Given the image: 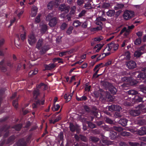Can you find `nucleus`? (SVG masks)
<instances>
[{
    "instance_id": "1",
    "label": "nucleus",
    "mask_w": 146,
    "mask_h": 146,
    "mask_svg": "<svg viewBox=\"0 0 146 146\" xmlns=\"http://www.w3.org/2000/svg\"><path fill=\"white\" fill-rule=\"evenodd\" d=\"M142 70L144 73L137 72H135V76L138 80H139L142 82L146 84V67L143 68Z\"/></svg>"
},
{
    "instance_id": "2",
    "label": "nucleus",
    "mask_w": 146,
    "mask_h": 146,
    "mask_svg": "<svg viewBox=\"0 0 146 146\" xmlns=\"http://www.w3.org/2000/svg\"><path fill=\"white\" fill-rule=\"evenodd\" d=\"M53 14L52 13H49L46 17V20L47 19L49 20V25L51 27H54L57 23L58 19L56 17H54L52 18Z\"/></svg>"
},
{
    "instance_id": "3",
    "label": "nucleus",
    "mask_w": 146,
    "mask_h": 146,
    "mask_svg": "<svg viewBox=\"0 0 146 146\" xmlns=\"http://www.w3.org/2000/svg\"><path fill=\"white\" fill-rule=\"evenodd\" d=\"M134 14V12L133 11L126 10L124 13L123 17L125 20H128L133 17Z\"/></svg>"
},
{
    "instance_id": "4",
    "label": "nucleus",
    "mask_w": 146,
    "mask_h": 146,
    "mask_svg": "<svg viewBox=\"0 0 146 146\" xmlns=\"http://www.w3.org/2000/svg\"><path fill=\"white\" fill-rule=\"evenodd\" d=\"M94 94L97 98L100 97V98L103 99L106 98V93L102 89H99L98 91L95 92Z\"/></svg>"
},
{
    "instance_id": "5",
    "label": "nucleus",
    "mask_w": 146,
    "mask_h": 146,
    "mask_svg": "<svg viewBox=\"0 0 146 146\" xmlns=\"http://www.w3.org/2000/svg\"><path fill=\"white\" fill-rule=\"evenodd\" d=\"M10 128V126H8L7 124H5L0 129V132H1L3 131L6 132L4 135V138H6L8 137L9 134V131L8 130Z\"/></svg>"
},
{
    "instance_id": "6",
    "label": "nucleus",
    "mask_w": 146,
    "mask_h": 146,
    "mask_svg": "<svg viewBox=\"0 0 146 146\" xmlns=\"http://www.w3.org/2000/svg\"><path fill=\"white\" fill-rule=\"evenodd\" d=\"M126 67L129 69H133L137 67V64L133 60H131L125 62Z\"/></svg>"
},
{
    "instance_id": "7",
    "label": "nucleus",
    "mask_w": 146,
    "mask_h": 146,
    "mask_svg": "<svg viewBox=\"0 0 146 146\" xmlns=\"http://www.w3.org/2000/svg\"><path fill=\"white\" fill-rule=\"evenodd\" d=\"M36 39L33 34H31L28 36V41L30 45H32L36 43Z\"/></svg>"
},
{
    "instance_id": "8",
    "label": "nucleus",
    "mask_w": 146,
    "mask_h": 146,
    "mask_svg": "<svg viewBox=\"0 0 146 146\" xmlns=\"http://www.w3.org/2000/svg\"><path fill=\"white\" fill-rule=\"evenodd\" d=\"M59 10L61 12L64 11L66 13H68L69 11V7L64 4H62L59 7Z\"/></svg>"
},
{
    "instance_id": "9",
    "label": "nucleus",
    "mask_w": 146,
    "mask_h": 146,
    "mask_svg": "<svg viewBox=\"0 0 146 146\" xmlns=\"http://www.w3.org/2000/svg\"><path fill=\"white\" fill-rule=\"evenodd\" d=\"M141 112L140 110L139 109H133L130 110L129 113L131 116L136 117L139 115Z\"/></svg>"
},
{
    "instance_id": "10",
    "label": "nucleus",
    "mask_w": 146,
    "mask_h": 146,
    "mask_svg": "<svg viewBox=\"0 0 146 146\" xmlns=\"http://www.w3.org/2000/svg\"><path fill=\"white\" fill-rule=\"evenodd\" d=\"M27 143L24 138L19 139L17 143V146H27Z\"/></svg>"
},
{
    "instance_id": "11",
    "label": "nucleus",
    "mask_w": 146,
    "mask_h": 146,
    "mask_svg": "<svg viewBox=\"0 0 146 146\" xmlns=\"http://www.w3.org/2000/svg\"><path fill=\"white\" fill-rule=\"evenodd\" d=\"M5 42V40L3 38H2L0 36V55L3 56L4 55V50L1 48Z\"/></svg>"
},
{
    "instance_id": "12",
    "label": "nucleus",
    "mask_w": 146,
    "mask_h": 146,
    "mask_svg": "<svg viewBox=\"0 0 146 146\" xmlns=\"http://www.w3.org/2000/svg\"><path fill=\"white\" fill-rule=\"evenodd\" d=\"M137 133L140 135L146 134V126L141 127L140 129L138 131Z\"/></svg>"
},
{
    "instance_id": "13",
    "label": "nucleus",
    "mask_w": 146,
    "mask_h": 146,
    "mask_svg": "<svg viewBox=\"0 0 146 146\" xmlns=\"http://www.w3.org/2000/svg\"><path fill=\"white\" fill-rule=\"evenodd\" d=\"M109 44L110 45V47H111L112 50L114 51H116L118 48V44H115L113 41L109 43Z\"/></svg>"
},
{
    "instance_id": "14",
    "label": "nucleus",
    "mask_w": 146,
    "mask_h": 146,
    "mask_svg": "<svg viewBox=\"0 0 146 146\" xmlns=\"http://www.w3.org/2000/svg\"><path fill=\"white\" fill-rule=\"evenodd\" d=\"M128 121L125 118H121L119 121L118 123L123 126H125L127 125Z\"/></svg>"
},
{
    "instance_id": "15",
    "label": "nucleus",
    "mask_w": 146,
    "mask_h": 146,
    "mask_svg": "<svg viewBox=\"0 0 146 146\" xmlns=\"http://www.w3.org/2000/svg\"><path fill=\"white\" fill-rule=\"evenodd\" d=\"M41 102L42 104H44L45 102L44 99L43 100H42L41 101L40 100H38L37 101H36V104L34 103L33 104L32 106L33 108L34 109L35 108H37V105H40V104Z\"/></svg>"
},
{
    "instance_id": "16",
    "label": "nucleus",
    "mask_w": 146,
    "mask_h": 146,
    "mask_svg": "<svg viewBox=\"0 0 146 146\" xmlns=\"http://www.w3.org/2000/svg\"><path fill=\"white\" fill-rule=\"evenodd\" d=\"M70 130L72 132H74L76 130L77 132H79V130L72 123H70L69 125Z\"/></svg>"
},
{
    "instance_id": "17",
    "label": "nucleus",
    "mask_w": 146,
    "mask_h": 146,
    "mask_svg": "<svg viewBox=\"0 0 146 146\" xmlns=\"http://www.w3.org/2000/svg\"><path fill=\"white\" fill-rule=\"evenodd\" d=\"M108 90L111 94L113 95L115 94L117 92V89L112 85L110 86Z\"/></svg>"
},
{
    "instance_id": "18",
    "label": "nucleus",
    "mask_w": 146,
    "mask_h": 146,
    "mask_svg": "<svg viewBox=\"0 0 146 146\" xmlns=\"http://www.w3.org/2000/svg\"><path fill=\"white\" fill-rule=\"evenodd\" d=\"M5 62V60L4 59L2 60L0 62V68L1 71L3 72H6L7 70V68L5 66H3V65Z\"/></svg>"
},
{
    "instance_id": "19",
    "label": "nucleus",
    "mask_w": 146,
    "mask_h": 146,
    "mask_svg": "<svg viewBox=\"0 0 146 146\" xmlns=\"http://www.w3.org/2000/svg\"><path fill=\"white\" fill-rule=\"evenodd\" d=\"M134 100L136 102H140L142 101L143 97L139 95H135L134 97Z\"/></svg>"
},
{
    "instance_id": "20",
    "label": "nucleus",
    "mask_w": 146,
    "mask_h": 146,
    "mask_svg": "<svg viewBox=\"0 0 146 146\" xmlns=\"http://www.w3.org/2000/svg\"><path fill=\"white\" fill-rule=\"evenodd\" d=\"M15 139V137L14 135L11 136L7 140L6 142V144H8L10 143H13Z\"/></svg>"
},
{
    "instance_id": "21",
    "label": "nucleus",
    "mask_w": 146,
    "mask_h": 146,
    "mask_svg": "<svg viewBox=\"0 0 146 146\" xmlns=\"http://www.w3.org/2000/svg\"><path fill=\"white\" fill-rule=\"evenodd\" d=\"M110 138L111 139H115L117 136V133L113 131H111L110 132Z\"/></svg>"
},
{
    "instance_id": "22",
    "label": "nucleus",
    "mask_w": 146,
    "mask_h": 146,
    "mask_svg": "<svg viewBox=\"0 0 146 146\" xmlns=\"http://www.w3.org/2000/svg\"><path fill=\"white\" fill-rule=\"evenodd\" d=\"M43 44V41L41 39H39L36 45V48L39 50L40 49Z\"/></svg>"
},
{
    "instance_id": "23",
    "label": "nucleus",
    "mask_w": 146,
    "mask_h": 146,
    "mask_svg": "<svg viewBox=\"0 0 146 146\" xmlns=\"http://www.w3.org/2000/svg\"><path fill=\"white\" fill-rule=\"evenodd\" d=\"M39 91L38 89H37L35 90L33 92V97L36 100L37 99L38 96L39 94Z\"/></svg>"
},
{
    "instance_id": "24",
    "label": "nucleus",
    "mask_w": 146,
    "mask_h": 146,
    "mask_svg": "<svg viewBox=\"0 0 146 146\" xmlns=\"http://www.w3.org/2000/svg\"><path fill=\"white\" fill-rule=\"evenodd\" d=\"M90 140L92 143H95L99 141V138L97 137L91 136L90 137Z\"/></svg>"
},
{
    "instance_id": "25",
    "label": "nucleus",
    "mask_w": 146,
    "mask_h": 146,
    "mask_svg": "<svg viewBox=\"0 0 146 146\" xmlns=\"http://www.w3.org/2000/svg\"><path fill=\"white\" fill-rule=\"evenodd\" d=\"M61 119V115H58L57 117L55 119L54 121L52 119H50L49 120L50 123L55 124L56 122H58L59 120H60Z\"/></svg>"
},
{
    "instance_id": "26",
    "label": "nucleus",
    "mask_w": 146,
    "mask_h": 146,
    "mask_svg": "<svg viewBox=\"0 0 146 146\" xmlns=\"http://www.w3.org/2000/svg\"><path fill=\"white\" fill-rule=\"evenodd\" d=\"M112 85L111 84L108 82H104L103 84V86L106 90H108L109 88Z\"/></svg>"
},
{
    "instance_id": "27",
    "label": "nucleus",
    "mask_w": 146,
    "mask_h": 146,
    "mask_svg": "<svg viewBox=\"0 0 146 146\" xmlns=\"http://www.w3.org/2000/svg\"><path fill=\"white\" fill-rule=\"evenodd\" d=\"M56 65L54 63L50 64H46V70H51L53 69Z\"/></svg>"
},
{
    "instance_id": "28",
    "label": "nucleus",
    "mask_w": 146,
    "mask_h": 146,
    "mask_svg": "<svg viewBox=\"0 0 146 146\" xmlns=\"http://www.w3.org/2000/svg\"><path fill=\"white\" fill-rule=\"evenodd\" d=\"M22 127V125L21 124H17L14 126L12 128L15 129L16 131H19Z\"/></svg>"
},
{
    "instance_id": "29",
    "label": "nucleus",
    "mask_w": 146,
    "mask_h": 146,
    "mask_svg": "<svg viewBox=\"0 0 146 146\" xmlns=\"http://www.w3.org/2000/svg\"><path fill=\"white\" fill-rule=\"evenodd\" d=\"M60 107V106L58 104L55 105V104H53L52 109L53 111H55L58 110Z\"/></svg>"
},
{
    "instance_id": "30",
    "label": "nucleus",
    "mask_w": 146,
    "mask_h": 146,
    "mask_svg": "<svg viewBox=\"0 0 146 146\" xmlns=\"http://www.w3.org/2000/svg\"><path fill=\"white\" fill-rule=\"evenodd\" d=\"M105 120L106 122L109 124H113L114 123L113 120L108 117H105Z\"/></svg>"
},
{
    "instance_id": "31",
    "label": "nucleus",
    "mask_w": 146,
    "mask_h": 146,
    "mask_svg": "<svg viewBox=\"0 0 146 146\" xmlns=\"http://www.w3.org/2000/svg\"><path fill=\"white\" fill-rule=\"evenodd\" d=\"M104 44H97L96 45L95 47L94 48H98L96 50V52H98L101 49L102 47L103 46Z\"/></svg>"
},
{
    "instance_id": "32",
    "label": "nucleus",
    "mask_w": 146,
    "mask_h": 146,
    "mask_svg": "<svg viewBox=\"0 0 146 146\" xmlns=\"http://www.w3.org/2000/svg\"><path fill=\"white\" fill-rule=\"evenodd\" d=\"M143 54V52H142L140 51H135L134 53V56L135 57H136V58H139Z\"/></svg>"
},
{
    "instance_id": "33",
    "label": "nucleus",
    "mask_w": 146,
    "mask_h": 146,
    "mask_svg": "<svg viewBox=\"0 0 146 146\" xmlns=\"http://www.w3.org/2000/svg\"><path fill=\"white\" fill-rule=\"evenodd\" d=\"M127 93L129 95L135 96L138 94V92L136 90H131L127 92Z\"/></svg>"
},
{
    "instance_id": "34",
    "label": "nucleus",
    "mask_w": 146,
    "mask_h": 146,
    "mask_svg": "<svg viewBox=\"0 0 146 146\" xmlns=\"http://www.w3.org/2000/svg\"><path fill=\"white\" fill-rule=\"evenodd\" d=\"M124 6V5L123 4L117 3L116 4V6L114 7V9L115 10L121 9L123 8Z\"/></svg>"
},
{
    "instance_id": "35",
    "label": "nucleus",
    "mask_w": 146,
    "mask_h": 146,
    "mask_svg": "<svg viewBox=\"0 0 146 146\" xmlns=\"http://www.w3.org/2000/svg\"><path fill=\"white\" fill-rule=\"evenodd\" d=\"M115 13V12L114 10H109L106 13L107 15L112 17L113 16Z\"/></svg>"
},
{
    "instance_id": "36",
    "label": "nucleus",
    "mask_w": 146,
    "mask_h": 146,
    "mask_svg": "<svg viewBox=\"0 0 146 146\" xmlns=\"http://www.w3.org/2000/svg\"><path fill=\"white\" fill-rule=\"evenodd\" d=\"M87 123L88 125V127L91 128L93 129L96 127V125L94 124L90 121H87Z\"/></svg>"
},
{
    "instance_id": "37",
    "label": "nucleus",
    "mask_w": 146,
    "mask_h": 146,
    "mask_svg": "<svg viewBox=\"0 0 146 146\" xmlns=\"http://www.w3.org/2000/svg\"><path fill=\"white\" fill-rule=\"evenodd\" d=\"M140 91L143 93L146 94V86L140 85L139 86Z\"/></svg>"
},
{
    "instance_id": "38",
    "label": "nucleus",
    "mask_w": 146,
    "mask_h": 146,
    "mask_svg": "<svg viewBox=\"0 0 146 146\" xmlns=\"http://www.w3.org/2000/svg\"><path fill=\"white\" fill-rule=\"evenodd\" d=\"M72 96L68 94H66L64 96V98L67 101V102H69L70 100L72 97Z\"/></svg>"
},
{
    "instance_id": "39",
    "label": "nucleus",
    "mask_w": 146,
    "mask_h": 146,
    "mask_svg": "<svg viewBox=\"0 0 146 146\" xmlns=\"http://www.w3.org/2000/svg\"><path fill=\"white\" fill-rule=\"evenodd\" d=\"M112 128L113 129L118 132H120L123 130L122 127L119 126H113Z\"/></svg>"
},
{
    "instance_id": "40",
    "label": "nucleus",
    "mask_w": 146,
    "mask_h": 146,
    "mask_svg": "<svg viewBox=\"0 0 146 146\" xmlns=\"http://www.w3.org/2000/svg\"><path fill=\"white\" fill-rule=\"evenodd\" d=\"M4 93V91L2 89H0V107L3 100L2 96Z\"/></svg>"
},
{
    "instance_id": "41",
    "label": "nucleus",
    "mask_w": 146,
    "mask_h": 146,
    "mask_svg": "<svg viewBox=\"0 0 146 146\" xmlns=\"http://www.w3.org/2000/svg\"><path fill=\"white\" fill-rule=\"evenodd\" d=\"M22 29L24 31V32L23 34H22L21 35V39L22 40H24L26 38V33L24 30V27H23Z\"/></svg>"
},
{
    "instance_id": "42",
    "label": "nucleus",
    "mask_w": 146,
    "mask_h": 146,
    "mask_svg": "<svg viewBox=\"0 0 146 146\" xmlns=\"http://www.w3.org/2000/svg\"><path fill=\"white\" fill-rule=\"evenodd\" d=\"M54 5H55L54 1H52L49 2L47 5L48 8L49 9H51Z\"/></svg>"
},
{
    "instance_id": "43",
    "label": "nucleus",
    "mask_w": 146,
    "mask_h": 146,
    "mask_svg": "<svg viewBox=\"0 0 146 146\" xmlns=\"http://www.w3.org/2000/svg\"><path fill=\"white\" fill-rule=\"evenodd\" d=\"M38 72V69L37 68H35L34 70L31 71L29 73V75H33L36 74Z\"/></svg>"
},
{
    "instance_id": "44",
    "label": "nucleus",
    "mask_w": 146,
    "mask_h": 146,
    "mask_svg": "<svg viewBox=\"0 0 146 146\" xmlns=\"http://www.w3.org/2000/svg\"><path fill=\"white\" fill-rule=\"evenodd\" d=\"M81 23L78 20L75 21H74L73 25L76 27H77L81 25Z\"/></svg>"
},
{
    "instance_id": "45",
    "label": "nucleus",
    "mask_w": 146,
    "mask_h": 146,
    "mask_svg": "<svg viewBox=\"0 0 146 146\" xmlns=\"http://www.w3.org/2000/svg\"><path fill=\"white\" fill-rule=\"evenodd\" d=\"M141 40L140 38H137L134 41V43L136 45H138L141 44Z\"/></svg>"
},
{
    "instance_id": "46",
    "label": "nucleus",
    "mask_w": 146,
    "mask_h": 146,
    "mask_svg": "<svg viewBox=\"0 0 146 146\" xmlns=\"http://www.w3.org/2000/svg\"><path fill=\"white\" fill-rule=\"evenodd\" d=\"M130 133L126 131H122L121 133V135L123 136H129L130 135Z\"/></svg>"
},
{
    "instance_id": "47",
    "label": "nucleus",
    "mask_w": 146,
    "mask_h": 146,
    "mask_svg": "<svg viewBox=\"0 0 146 146\" xmlns=\"http://www.w3.org/2000/svg\"><path fill=\"white\" fill-rule=\"evenodd\" d=\"M6 63L7 65L9 67H13V63L12 62V60H7Z\"/></svg>"
},
{
    "instance_id": "48",
    "label": "nucleus",
    "mask_w": 146,
    "mask_h": 146,
    "mask_svg": "<svg viewBox=\"0 0 146 146\" xmlns=\"http://www.w3.org/2000/svg\"><path fill=\"white\" fill-rule=\"evenodd\" d=\"M18 99H16L14 100L13 102V105L15 108H17L18 104L17 103Z\"/></svg>"
},
{
    "instance_id": "49",
    "label": "nucleus",
    "mask_w": 146,
    "mask_h": 146,
    "mask_svg": "<svg viewBox=\"0 0 146 146\" xmlns=\"http://www.w3.org/2000/svg\"><path fill=\"white\" fill-rule=\"evenodd\" d=\"M83 108L86 112L89 113L90 111V108L88 106L84 105L83 106Z\"/></svg>"
},
{
    "instance_id": "50",
    "label": "nucleus",
    "mask_w": 146,
    "mask_h": 146,
    "mask_svg": "<svg viewBox=\"0 0 146 146\" xmlns=\"http://www.w3.org/2000/svg\"><path fill=\"white\" fill-rule=\"evenodd\" d=\"M125 32L127 33H129V30H127V29L126 27H124L122 29L119 34V35H121Z\"/></svg>"
},
{
    "instance_id": "51",
    "label": "nucleus",
    "mask_w": 146,
    "mask_h": 146,
    "mask_svg": "<svg viewBox=\"0 0 146 146\" xmlns=\"http://www.w3.org/2000/svg\"><path fill=\"white\" fill-rule=\"evenodd\" d=\"M44 87V90H46V85L45 84L43 83H41L39 85H38L37 86V88H42V87Z\"/></svg>"
},
{
    "instance_id": "52",
    "label": "nucleus",
    "mask_w": 146,
    "mask_h": 146,
    "mask_svg": "<svg viewBox=\"0 0 146 146\" xmlns=\"http://www.w3.org/2000/svg\"><path fill=\"white\" fill-rule=\"evenodd\" d=\"M104 37L102 36H100L98 37H96L94 38V40L95 41H100L103 40Z\"/></svg>"
},
{
    "instance_id": "53",
    "label": "nucleus",
    "mask_w": 146,
    "mask_h": 146,
    "mask_svg": "<svg viewBox=\"0 0 146 146\" xmlns=\"http://www.w3.org/2000/svg\"><path fill=\"white\" fill-rule=\"evenodd\" d=\"M104 124V125H102L101 127L103 128L105 130L107 131H109L110 129V128L107 125H106L105 124Z\"/></svg>"
},
{
    "instance_id": "54",
    "label": "nucleus",
    "mask_w": 146,
    "mask_h": 146,
    "mask_svg": "<svg viewBox=\"0 0 146 146\" xmlns=\"http://www.w3.org/2000/svg\"><path fill=\"white\" fill-rule=\"evenodd\" d=\"M139 82V81L135 80H132L130 82L131 85H135Z\"/></svg>"
},
{
    "instance_id": "55",
    "label": "nucleus",
    "mask_w": 146,
    "mask_h": 146,
    "mask_svg": "<svg viewBox=\"0 0 146 146\" xmlns=\"http://www.w3.org/2000/svg\"><path fill=\"white\" fill-rule=\"evenodd\" d=\"M41 16L40 14H39L35 19V21L36 23H38L40 21V17Z\"/></svg>"
},
{
    "instance_id": "56",
    "label": "nucleus",
    "mask_w": 146,
    "mask_h": 146,
    "mask_svg": "<svg viewBox=\"0 0 146 146\" xmlns=\"http://www.w3.org/2000/svg\"><path fill=\"white\" fill-rule=\"evenodd\" d=\"M115 105H112L108 106V110L111 111H115Z\"/></svg>"
},
{
    "instance_id": "57",
    "label": "nucleus",
    "mask_w": 146,
    "mask_h": 146,
    "mask_svg": "<svg viewBox=\"0 0 146 146\" xmlns=\"http://www.w3.org/2000/svg\"><path fill=\"white\" fill-rule=\"evenodd\" d=\"M102 26H99L97 27H96L94 28L93 29V31H99L102 30Z\"/></svg>"
},
{
    "instance_id": "58",
    "label": "nucleus",
    "mask_w": 146,
    "mask_h": 146,
    "mask_svg": "<svg viewBox=\"0 0 146 146\" xmlns=\"http://www.w3.org/2000/svg\"><path fill=\"white\" fill-rule=\"evenodd\" d=\"M115 111H120L122 110L121 108L118 105H115Z\"/></svg>"
},
{
    "instance_id": "59",
    "label": "nucleus",
    "mask_w": 146,
    "mask_h": 146,
    "mask_svg": "<svg viewBox=\"0 0 146 146\" xmlns=\"http://www.w3.org/2000/svg\"><path fill=\"white\" fill-rule=\"evenodd\" d=\"M96 20L100 21H106L105 18H104L101 17H99L96 18Z\"/></svg>"
},
{
    "instance_id": "60",
    "label": "nucleus",
    "mask_w": 146,
    "mask_h": 146,
    "mask_svg": "<svg viewBox=\"0 0 146 146\" xmlns=\"http://www.w3.org/2000/svg\"><path fill=\"white\" fill-rule=\"evenodd\" d=\"M73 29V27H69L66 31L68 35L71 34Z\"/></svg>"
},
{
    "instance_id": "61",
    "label": "nucleus",
    "mask_w": 146,
    "mask_h": 146,
    "mask_svg": "<svg viewBox=\"0 0 146 146\" xmlns=\"http://www.w3.org/2000/svg\"><path fill=\"white\" fill-rule=\"evenodd\" d=\"M125 59L127 60H129L130 58V52L127 51L125 53Z\"/></svg>"
},
{
    "instance_id": "62",
    "label": "nucleus",
    "mask_w": 146,
    "mask_h": 146,
    "mask_svg": "<svg viewBox=\"0 0 146 146\" xmlns=\"http://www.w3.org/2000/svg\"><path fill=\"white\" fill-rule=\"evenodd\" d=\"M143 32L142 31H138L136 33V35L138 36L139 38H140L143 35Z\"/></svg>"
},
{
    "instance_id": "63",
    "label": "nucleus",
    "mask_w": 146,
    "mask_h": 146,
    "mask_svg": "<svg viewBox=\"0 0 146 146\" xmlns=\"http://www.w3.org/2000/svg\"><path fill=\"white\" fill-rule=\"evenodd\" d=\"M67 25L66 23H63L61 25L60 28L62 30H64L67 27Z\"/></svg>"
},
{
    "instance_id": "64",
    "label": "nucleus",
    "mask_w": 146,
    "mask_h": 146,
    "mask_svg": "<svg viewBox=\"0 0 146 146\" xmlns=\"http://www.w3.org/2000/svg\"><path fill=\"white\" fill-rule=\"evenodd\" d=\"M80 139L81 140L85 142L86 141H87V139L86 137L81 135H80Z\"/></svg>"
}]
</instances>
